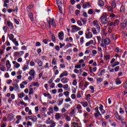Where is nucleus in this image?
Listing matches in <instances>:
<instances>
[{"label":"nucleus","mask_w":127,"mask_h":127,"mask_svg":"<svg viewBox=\"0 0 127 127\" xmlns=\"http://www.w3.org/2000/svg\"><path fill=\"white\" fill-rule=\"evenodd\" d=\"M52 65H56L57 64V61H56V59H53L52 61Z\"/></svg>","instance_id":"obj_39"},{"label":"nucleus","mask_w":127,"mask_h":127,"mask_svg":"<svg viewBox=\"0 0 127 127\" xmlns=\"http://www.w3.org/2000/svg\"><path fill=\"white\" fill-rule=\"evenodd\" d=\"M109 17L110 18H114V17H116V15H115L114 14H113V13H110L109 14Z\"/></svg>","instance_id":"obj_49"},{"label":"nucleus","mask_w":127,"mask_h":127,"mask_svg":"<svg viewBox=\"0 0 127 127\" xmlns=\"http://www.w3.org/2000/svg\"><path fill=\"white\" fill-rule=\"evenodd\" d=\"M28 16L31 20V21H33L34 20V18H33V14L32 13H29Z\"/></svg>","instance_id":"obj_24"},{"label":"nucleus","mask_w":127,"mask_h":127,"mask_svg":"<svg viewBox=\"0 0 127 127\" xmlns=\"http://www.w3.org/2000/svg\"><path fill=\"white\" fill-rule=\"evenodd\" d=\"M109 16V14L107 12L104 13L100 18H107Z\"/></svg>","instance_id":"obj_27"},{"label":"nucleus","mask_w":127,"mask_h":127,"mask_svg":"<svg viewBox=\"0 0 127 127\" xmlns=\"http://www.w3.org/2000/svg\"><path fill=\"white\" fill-rule=\"evenodd\" d=\"M48 23L49 24V28H51V26L53 27H55L56 26V24H55V20L54 18L50 19L49 21H48Z\"/></svg>","instance_id":"obj_2"},{"label":"nucleus","mask_w":127,"mask_h":127,"mask_svg":"<svg viewBox=\"0 0 127 127\" xmlns=\"http://www.w3.org/2000/svg\"><path fill=\"white\" fill-rule=\"evenodd\" d=\"M88 6H90V3H89L88 2L85 3L82 5V7L83 8H87Z\"/></svg>","instance_id":"obj_32"},{"label":"nucleus","mask_w":127,"mask_h":127,"mask_svg":"<svg viewBox=\"0 0 127 127\" xmlns=\"http://www.w3.org/2000/svg\"><path fill=\"white\" fill-rule=\"evenodd\" d=\"M7 25L9 27L10 29L12 30L14 28L13 24L10 21H7Z\"/></svg>","instance_id":"obj_11"},{"label":"nucleus","mask_w":127,"mask_h":127,"mask_svg":"<svg viewBox=\"0 0 127 127\" xmlns=\"http://www.w3.org/2000/svg\"><path fill=\"white\" fill-rule=\"evenodd\" d=\"M97 39L98 40V44H100V43H101V40H102V39L101 38V37L98 36L97 37Z\"/></svg>","instance_id":"obj_60"},{"label":"nucleus","mask_w":127,"mask_h":127,"mask_svg":"<svg viewBox=\"0 0 127 127\" xmlns=\"http://www.w3.org/2000/svg\"><path fill=\"white\" fill-rule=\"evenodd\" d=\"M76 98H77V99H80V98H82V95H81V92L80 91H79L77 93Z\"/></svg>","instance_id":"obj_35"},{"label":"nucleus","mask_w":127,"mask_h":127,"mask_svg":"<svg viewBox=\"0 0 127 127\" xmlns=\"http://www.w3.org/2000/svg\"><path fill=\"white\" fill-rule=\"evenodd\" d=\"M116 85H121L122 84V81L120 80V78H117L116 80Z\"/></svg>","instance_id":"obj_36"},{"label":"nucleus","mask_w":127,"mask_h":127,"mask_svg":"<svg viewBox=\"0 0 127 127\" xmlns=\"http://www.w3.org/2000/svg\"><path fill=\"white\" fill-rule=\"evenodd\" d=\"M64 95L65 96V97H69V95H70V92L68 91H64Z\"/></svg>","instance_id":"obj_45"},{"label":"nucleus","mask_w":127,"mask_h":127,"mask_svg":"<svg viewBox=\"0 0 127 127\" xmlns=\"http://www.w3.org/2000/svg\"><path fill=\"white\" fill-rule=\"evenodd\" d=\"M121 25L122 28H125V27H127V23H122Z\"/></svg>","instance_id":"obj_50"},{"label":"nucleus","mask_w":127,"mask_h":127,"mask_svg":"<svg viewBox=\"0 0 127 127\" xmlns=\"http://www.w3.org/2000/svg\"><path fill=\"white\" fill-rule=\"evenodd\" d=\"M118 65H120V62H115L114 64L112 65V67L114 68V67H116V66H118Z\"/></svg>","instance_id":"obj_48"},{"label":"nucleus","mask_w":127,"mask_h":127,"mask_svg":"<svg viewBox=\"0 0 127 127\" xmlns=\"http://www.w3.org/2000/svg\"><path fill=\"white\" fill-rule=\"evenodd\" d=\"M57 0V3L58 5L59 9H60V10H61L62 8V6L63 5V4H62V2L61 1H59V0Z\"/></svg>","instance_id":"obj_12"},{"label":"nucleus","mask_w":127,"mask_h":127,"mask_svg":"<svg viewBox=\"0 0 127 127\" xmlns=\"http://www.w3.org/2000/svg\"><path fill=\"white\" fill-rule=\"evenodd\" d=\"M6 67L7 70H9L10 69V67H11V64H10V63L8 60L6 61Z\"/></svg>","instance_id":"obj_16"},{"label":"nucleus","mask_w":127,"mask_h":127,"mask_svg":"<svg viewBox=\"0 0 127 127\" xmlns=\"http://www.w3.org/2000/svg\"><path fill=\"white\" fill-rule=\"evenodd\" d=\"M64 116L66 117L65 119L67 121V122H70V121H71V118H70L69 116L67 115V114H64Z\"/></svg>","instance_id":"obj_28"},{"label":"nucleus","mask_w":127,"mask_h":127,"mask_svg":"<svg viewBox=\"0 0 127 127\" xmlns=\"http://www.w3.org/2000/svg\"><path fill=\"white\" fill-rule=\"evenodd\" d=\"M72 29H73V30H81V28L77 26L76 25H73L72 26Z\"/></svg>","instance_id":"obj_25"},{"label":"nucleus","mask_w":127,"mask_h":127,"mask_svg":"<svg viewBox=\"0 0 127 127\" xmlns=\"http://www.w3.org/2000/svg\"><path fill=\"white\" fill-rule=\"evenodd\" d=\"M68 76V72L66 70L63 71L60 75V78H63V77H67Z\"/></svg>","instance_id":"obj_10"},{"label":"nucleus","mask_w":127,"mask_h":127,"mask_svg":"<svg viewBox=\"0 0 127 127\" xmlns=\"http://www.w3.org/2000/svg\"><path fill=\"white\" fill-rule=\"evenodd\" d=\"M25 112L28 113L29 116H31V115H32V112L31 111V110L29 109V107H26L25 108Z\"/></svg>","instance_id":"obj_13"},{"label":"nucleus","mask_w":127,"mask_h":127,"mask_svg":"<svg viewBox=\"0 0 127 127\" xmlns=\"http://www.w3.org/2000/svg\"><path fill=\"white\" fill-rule=\"evenodd\" d=\"M61 118V114L60 113H56L55 115L56 120H59Z\"/></svg>","instance_id":"obj_29"},{"label":"nucleus","mask_w":127,"mask_h":127,"mask_svg":"<svg viewBox=\"0 0 127 127\" xmlns=\"http://www.w3.org/2000/svg\"><path fill=\"white\" fill-rule=\"evenodd\" d=\"M81 104L82 105L83 107L84 108H86V107H88V102L87 101H85L84 102H81Z\"/></svg>","instance_id":"obj_38"},{"label":"nucleus","mask_w":127,"mask_h":127,"mask_svg":"<svg viewBox=\"0 0 127 127\" xmlns=\"http://www.w3.org/2000/svg\"><path fill=\"white\" fill-rule=\"evenodd\" d=\"M63 35H64V33L63 32H61L58 34V37L60 40H63Z\"/></svg>","instance_id":"obj_20"},{"label":"nucleus","mask_w":127,"mask_h":127,"mask_svg":"<svg viewBox=\"0 0 127 127\" xmlns=\"http://www.w3.org/2000/svg\"><path fill=\"white\" fill-rule=\"evenodd\" d=\"M77 23L78 25H79V26H83V24H82V22H81V21H80V20H77Z\"/></svg>","instance_id":"obj_59"},{"label":"nucleus","mask_w":127,"mask_h":127,"mask_svg":"<svg viewBox=\"0 0 127 127\" xmlns=\"http://www.w3.org/2000/svg\"><path fill=\"white\" fill-rule=\"evenodd\" d=\"M33 88H31L29 89V95H33Z\"/></svg>","instance_id":"obj_56"},{"label":"nucleus","mask_w":127,"mask_h":127,"mask_svg":"<svg viewBox=\"0 0 127 127\" xmlns=\"http://www.w3.org/2000/svg\"><path fill=\"white\" fill-rule=\"evenodd\" d=\"M18 96L19 97V98L20 99H22V98H23V97H24V93H23V92H22V93L18 94Z\"/></svg>","instance_id":"obj_40"},{"label":"nucleus","mask_w":127,"mask_h":127,"mask_svg":"<svg viewBox=\"0 0 127 127\" xmlns=\"http://www.w3.org/2000/svg\"><path fill=\"white\" fill-rule=\"evenodd\" d=\"M116 118L118 120V121H120V120L122 119V117L119 115V114H116Z\"/></svg>","instance_id":"obj_58"},{"label":"nucleus","mask_w":127,"mask_h":127,"mask_svg":"<svg viewBox=\"0 0 127 127\" xmlns=\"http://www.w3.org/2000/svg\"><path fill=\"white\" fill-rule=\"evenodd\" d=\"M71 98L72 100H75L76 99V94L75 93H72L71 95Z\"/></svg>","instance_id":"obj_46"},{"label":"nucleus","mask_w":127,"mask_h":127,"mask_svg":"<svg viewBox=\"0 0 127 127\" xmlns=\"http://www.w3.org/2000/svg\"><path fill=\"white\" fill-rule=\"evenodd\" d=\"M23 54H24V52L22 51L20 52H15L14 53V57L16 58H19V57H21Z\"/></svg>","instance_id":"obj_3"},{"label":"nucleus","mask_w":127,"mask_h":127,"mask_svg":"<svg viewBox=\"0 0 127 127\" xmlns=\"http://www.w3.org/2000/svg\"><path fill=\"white\" fill-rule=\"evenodd\" d=\"M102 42H104L105 45H109L111 43V40L109 38H106L102 40Z\"/></svg>","instance_id":"obj_7"},{"label":"nucleus","mask_w":127,"mask_h":127,"mask_svg":"<svg viewBox=\"0 0 127 127\" xmlns=\"http://www.w3.org/2000/svg\"><path fill=\"white\" fill-rule=\"evenodd\" d=\"M98 4L99 5V6H104L105 3H104V1L103 0H100L98 1Z\"/></svg>","instance_id":"obj_26"},{"label":"nucleus","mask_w":127,"mask_h":127,"mask_svg":"<svg viewBox=\"0 0 127 127\" xmlns=\"http://www.w3.org/2000/svg\"><path fill=\"white\" fill-rule=\"evenodd\" d=\"M85 42V41L84 40V37H81L80 38V43L81 44H83L84 43V42Z\"/></svg>","instance_id":"obj_55"},{"label":"nucleus","mask_w":127,"mask_h":127,"mask_svg":"<svg viewBox=\"0 0 127 127\" xmlns=\"http://www.w3.org/2000/svg\"><path fill=\"white\" fill-rule=\"evenodd\" d=\"M3 31H4L5 32H7V26H4L3 27Z\"/></svg>","instance_id":"obj_63"},{"label":"nucleus","mask_w":127,"mask_h":127,"mask_svg":"<svg viewBox=\"0 0 127 127\" xmlns=\"http://www.w3.org/2000/svg\"><path fill=\"white\" fill-rule=\"evenodd\" d=\"M72 127H80V126H79V125H78V124L76 123L75 122H74L73 123H72Z\"/></svg>","instance_id":"obj_51"},{"label":"nucleus","mask_w":127,"mask_h":127,"mask_svg":"<svg viewBox=\"0 0 127 127\" xmlns=\"http://www.w3.org/2000/svg\"><path fill=\"white\" fill-rule=\"evenodd\" d=\"M7 3H9V0H4L3 6L7 8V7H8V5H7Z\"/></svg>","instance_id":"obj_19"},{"label":"nucleus","mask_w":127,"mask_h":127,"mask_svg":"<svg viewBox=\"0 0 127 127\" xmlns=\"http://www.w3.org/2000/svg\"><path fill=\"white\" fill-rule=\"evenodd\" d=\"M88 12L89 14H93V9H90L89 10H88Z\"/></svg>","instance_id":"obj_64"},{"label":"nucleus","mask_w":127,"mask_h":127,"mask_svg":"<svg viewBox=\"0 0 127 127\" xmlns=\"http://www.w3.org/2000/svg\"><path fill=\"white\" fill-rule=\"evenodd\" d=\"M9 38L10 40H11V41H12V42H14L15 40H16V39H14V35H13V34H10L9 35Z\"/></svg>","instance_id":"obj_17"},{"label":"nucleus","mask_w":127,"mask_h":127,"mask_svg":"<svg viewBox=\"0 0 127 127\" xmlns=\"http://www.w3.org/2000/svg\"><path fill=\"white\" fill-rule=\"evenodd\" d=\"M109 26H111L110 27L113 28V27H115V23L113 22L110 23L109 24Z\"/></svg>","instance_id":"obj_62"},{"label":"nucleus","mask_w":127,"mask_h":127,"mask_svg":"<svg viewBox=\"0 0 127 127\" xmlns=\"http://www.w3.org/2000/svg\"><path fill=\"white\" fill-rule=\"evenodd\" d=\"M28 74L29 75H30V76L34 78V77H35V75H36V72L35 71L34 69H32L30 70Z\"/></svg>","instance_id":"obj_4"},{"label":"nucleus","mask_w":127,"mask_h":127,"mask_svg":"<svg viewBox=\"0 0 127 127\" xmlns=\"http://www.w3.org/2000/svg\"><path fill=\"white\" fill-rule=\"evenodd\" d=\"M13 87H14L15 91L19 92V87L18 86V84L17 83H15L13 84Z\"/></svg>","instance_id":"obj_14"},{"label":"nucleus","mask_w":127,"mask_h":127,"mask_svg":"<svg viewBox=\"0 0 127 127\" xmlns=\"http://www.w3.org/2000/svg\"><path fill=\"white\" fill-rule=\"evenodd\" d=\"M69 81V79L66 78V77H64L61 79V82L63 83V84H67L68 82Z\"/></svg>","instance_id":"obj_15"},{"label":"nucleus","mask_w":127,"mask_h":127,"mask_svg":"<svg viewBox=\"0 0 127 127\" xmlns=\"http://www.w3.org/2000/svg\"><path fill=\"white\" fill-rule=\"evenodd\" d=\"M93 25L96 27L97 29L101 30V27H100V25H99V23L97 20H94L93 21Z\"/></svg>","instance_id":"obj_8"},{"label":"nucleus","mask_w":127,"mask_h":127,"mask_svg":"<svg viewBox=\"0 0 127 127\" xmlns=\"http://www.w3.org/2000/svg\"><path fill=\"white\" fill-rule=\"evenodd\" d=\"M51 114H54V111L52 107H50L49 109V112H47V115L50 116Z\"/></svg>","instance_id":"obj_18"},{"label":"nucleus","mask_w":127,"mask_h":127,"mask_svg":"<svg viewBox=\"0 0 127 127\" xmlns=\"http://www.w3.org/2000/svg\"><path fill=\"white\" fill-rule=\"evenodd\" d=\"M36 63H37V64L39 65L38 66L39 67H42V66H43V62H42V61H40V60H38Z\"/></svg>","instance_id":"obj_23"},{"label":"nucleus","mask_w":127,"mask_h":127,"mask_svg":"<svg viewBox=\"0 0 127 127\" xmlns=\"http://www.w3.org/2000/svg\"><path fill=\"white\" fill-rule=\"evenodd\" d=\"M80 20L83 22L84 25L86 24V23L87 22V20L86 19H83L81 18H80Z\"/></svg>","instance_id":"obj_54"},{"label":"nucleus","mask_w":127,"mask_h":127,"mask_svg":"<svg viewBox=\"0 0 127 127\" xmlns=\"http://www.w3.org/2000/svg\"><path fill=\"white\" fill-rule=\"evenodd\" d=\"M31 121L34 123H35L37 121V117L35 116H32Z\"/></svg>","instance_id":"obj_33"},{"label":"nucleus","mask_w":127,"mask_h":127,"mask_svg":"<svg viewBox=\"0 0 127 127\" xmlns=\"http://www.w3.org/2000/svg\"><path fill=\"white\" fill-rule=\"evenodd\" d=\"M111 38L113 39V40H116L117 39V36H116V34H112L111 36Z\"/></svg>","instance_id":"obj_47"},{"label":"nucleus","mask_w":127,"mask_h":127,"mask_svg":"<svg viewBox=\"0 0 127 127\" xmlns=\"http://www.w3.org/2000/svg\"><path fill=\"white\" fill-rule=\"evenodd\" d=\"M99 116H100L101 118H102V114L101 113H94V117H95V118H98Z\"/></svg>","instance_id":"obj_41"},{"label":"nucleus","mask_w":127,"mask_h":127,"mask_svg":"<svg viewBox=\"0 0 127 127\" xmlns=\"http://www.w3.org/2000/svg\"><path fill=\"white\" fill-rule=\"evenodd\" d=\"M46 124L47 125H50L49 127H56V123L52 120L50 118H48L46 121Z\"/></svg>","instance_id":"obj_1"},{"label":"nucleus","mask_w":127,"mask_h":127,"mask_svg":"<svg viewBox=\"0 0 127 127\" xmlns=\"http://www.w3.org/2000/svg\"><path fill=\"white\" fill-rule=\"evenodd\" d=\"M99 20L102 24H107L108 23V18H100Z\"/></svg>","instance_id":"obj_6"},{"label":"nucleus","mask_w":127,"mask_h":127,"mask_svg":"<svg viewBox=\"0 0 127 127\" xmlns=\"http://www.w3.org/2000/svg\"><path fill=\"white\" fill-rule=\"evenodd\" d=\"M103 109H104V106H103V105L101 104L99 107V110H100V112H101V113L103 115H104V114H105L106 113V112H105V111H104Z\"/></svg>","instance_id":"obj_22"},{"label":"nucleus","mask_w":127,"mask_h":127,"mask_svg":"<svg viewBox=\"0 0 127 127\" xmlns=\"http://www.w3.org/2000/svg\"><path fill=\"white\" fill-rule=\"evenodd\" d=\"M71 92L72 94H76L77 92V90L76 89V88H75V87H72L71 89Z\"/></svg>","instance_id":"obj_43"},{"label":"nucleus","mask_w":127,"mask_h":127,"mask_svg":"<svg viewBox=\"0 0 127 127\" xmlns=\"http://www.w3.org/2000/svg\"><path fill=\"white\" fill-rule=\"evenodd\" d=\"M111 5H112V7H113L114 8H115V7H116V5H117V4H116V1L115 0H113L112 1Z\"/></svg>","instance_id":"obj_37"},{"label":"nucleus","mask_w":127,"mask_h":127,"mask_svg":"<svg viewBox=\"0 0 127 127\" xmlns=\"http://www.w3.org/2000/svg\"><path fill=\"white\" fill-rule=\"evenodd\" d=\"M107 9L109 10V11H110V12H111L112 13H114V10L113 9V8L111 6H108Z\"/></svg>","instance_id":"obj_31"},{"label":"nucleus","mask_w":127,"mask_h":127,"mask_svg":"<svg viewBox=\"0 0 127 127\" xmlns=\"http://www.w3.org/2000/svg\"><path fill=\"white\" fill-rule=\"evenodd\" d=\"M101 30L99 29H96V28L93 27L92 28V32H93V34L94 35L98 34V33H99Z\"/></svg>","instance_id":"obj_9"},{"label":"nucleus","mask_w":127,"mask_h":127,"mask_svg":"<svg viewBox=\"0 0 127 127\" xmlns=\"http://www.w3.org/2000/svg\"><path fill=\"white\" fill-rule=\"evenodd\" d=\"M77 84V80L76 79H74L72 81V85L73 86H76Z\"/></svg>","instance_id":"obj_57"},{"label":"nucleus","mask_w":127,"mask_h":127,"mask_svg":"<svg viewBox=\"0 0 127 127\" xmlns=\"http://www.w3.org/2000/svg\"><path fill=\"white\" fill-rule=\"evenodd\" d=\"M123 125H126V119L125 118H121V119L120 120Z\"/></svg>","instance_id":"obj_44"},{"label":"nucleus","mask_w":127,"mask_h":127,"mask_svg":"<svg viewBox=\"0 0 127 127\" xmlns=\"http://www.w3.org/2000/svg\"><path fill=\"white\" fill-rule=\"evenodd\" d=\"M29 66H28V65H24L22 67L23 71H26V70H27V69H29Z\"/></svg>","instance_id":"obj_34"},{"label":"nucleus","mask_w":127,"mask_h":127,"mask_svg":"<svg viewBox=\"0 0 127 127\" xmlns=\"http://www.w3.org/2000/svg\"><path fill=\"white\" fill-rule=\"evenodd\" d=\"M54 110L55 111V112H57L59 111V108H58L57 106H55L54 107Z\"/></svg>","instance_id":"obj_53"},{"label":"nucleus","mask_w":127,"mask_h":127,"mask_svg":"<svg viewBox=\"0 0 127 127\" xmlns=\"http://www.w3.org/2000/svg\"><path fill=\"white\" fill-rule=\"evenodd\" d=\"M91 44H94V40H91L89 42H87L85 44V46L86 47H88V46H90V45H91Z\"/></svg>","instance_id":"obj_21"},{"label":"nucleus","mask_w":127,"mask_h":127,"mask_svg":"<svg viewBox=\"0 0 127 127\" xmlns=\"http://www.w3.org/2000/svg\"><path fill=\"white\" fill-rule=\"evenodd\" d=\"M71 98H70V97H68L65 99V102H66V103H68V102H71Z\"/></svg>","instance_id":"obj_61"},{"label":"nucleus","mask_w":127,"mask_h":127,"mask_svg":"<svg viewBox=\"0 0 127 127\" xmlns=\"http://www.w3.org/2000/svg\"><path fill=\"white\" fill-rule=\"evenodd\" d=\"M34 87H39L40 84L38 82H33L32 83Z\"/></svg>","instance_id":"obj_42"},{"label":"nucleus","mask_w":127,"mask_h":127,"mask_svg":"<svg viewBox=\"0 0 127 127\" xmlns=\"http://www.w3.org/2000/svg\"><path fill=\"white\" fill-rule=\"evenodd\" d=\"M85 37L87 39H91L93 38V34L91 32H88L85 33Z\"/></svg>","instance_id":"obj_5"},{"label":"nucleus","mask_w":127,"mask_h":127,"mask_svg":"<svg viewBox=\"0 0 127 127\" xmlns=\"http://www.w3.org/2000/svg\"><path fill=\"white\" fill-rule=\"evenodd\" d=\"M63 89H64V91H68L69 90V85L68 84H65L63 85Z\"/></svg>","instance_id":"obj_30"},{"label":"nucleus","mask_w":127,"mask_h":127,"mask_svg":"<svg viewBox=\"0 0 127 127\" xmlns=\"http://www.w3.org/2000/svg\"><path fill=\"white\" fill-rule=\"evenodd\" d=\"M120 24V20H116L115 22H114V26H116V25H118Z\"/></svg>","instance_id":"obj_52"}]
</instances>
